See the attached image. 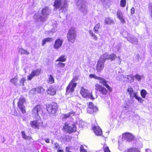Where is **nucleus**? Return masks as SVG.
Wrapping results in <instances>:
<instances>
[{
    "mask_svg": "<svg viewBox=\"0 0 152 152\" xmlns=\"http://www.w3.org/2000/svg\"><path fill=\"white\" fill-rule=\"evenodd\" d=\"M116 56L114 53L110 55L105 54L101 56L96 64V70L98 72H100L104 68V63L106 60L110 59L111 61L115 60Z\"/></svg>",
    "mask_w": 152,
    "mask_h": 152,
    "instance_id": "obj_1",
    "label": "nucleus"
},
{
    "mask_svg": "<svg viewBox=\"0 0 152 152\" xmlns=\"http://www.w3.org/2000/svg\"><path fill=\"white\" fill-rule=\"evenodd\" d=\"M53 6L56 9H59L60 12H65L68 8L66 0H54Z\"/></svg>",
    "mask_w": 152,
    "mask_h": 152,
    "instance_id": "obj_2",
    "label": "nucleus"
},
{
    "mask_svg": "<svg viewBox=\"0 0 152 152\" xmlns=\"http://www.w3.org/2000/svg\"><path fill=\"white\" fill-rule=\"evenodd\" d=\"M50 12V10L48 7H45L42 10L41 15H39L37 16V15H35L34 16V18L41 21H45L46 20L47 16L49 15Z\"/></svg>",
    "mask_w": 152,
    "mask_h": 152,
    "instance_id": "obj_3",
    "label": "nucleus"
},
{
    "mask_svg": "<svg viewBox=\"0 0 152 152\" xmlns=\"http://www.w3.org/2000/svg\"><path fill=\"white\" fill-rule=\"evenodd\" d=\"M76 36V32L75 28H71L67 34V38L68 42L72 43H74L75 40Z\"/></svg>",
    "mask_w": 152,
    "mask_h": 152,
    "instance_id": "obj_4",
    "label": "nucleus"
},
{
    "mask_svg": "<svg viewBox=\"0 0 152 152\" xmlns=\"http://www.w3.org/2000/svg\"><path fill=\"white\" fill-rule=\"evenodd\" d=\"M78 79L77 77H74L73 78L66 88V94H69L74 91V88L76 86V84L74 82L77 81Z\"/></svg>",
    "mask_w": 152,
    "mask_h": 152,
    "instance_id": "obj_5",
    "label": "nucleus"
},
{
    "mask_svg": "<svg viewBox=\"0 0 152 152\" xmlns=\"http://www.w3.org/2000/svg\"><path fill=\"white\" fill-rule=\"evenodd\" d=\"M58 104L56 103H52L48 105L47 107V110L50 113L55 114L58 110Z\"/></svg>",
    "mask_w": 152,
    "mask_h": 152,
    "instance_id": "obj_6",
    "label": "nucleus"
},
{
    "mask_svg": "<svg viewBox=\"0 0 152 152\" xmlns=\"http://www.w3.org/2000/svg\"><path fill=\"white\" fill-rule=\"evenodd\" d=\"M42 112V109L40 105H37L33 110L32 115L34 118L39 119L40 118L39 113Z\"/></svg>",
    "mask_w": 152,
    "mask_h": 152,
    "instance_id": "obj_7",
    "label": "nucleus"
},
{
    "mask_svg": "<svg viewBox=\"0 0 152 152\" xmlns=\"http://www.w3.org/2000/svg\"><path fill=\"white\" fill-rule=\"evenodd\" d=\"M64 129L69 133L75 132L76 131V127L74 124H68L66 123L64 126Z\"/></svg>",
    "mask_w": 152,
    "mask_h": 152,
    "instance_id": "obj_8",
    "label": "nucleus"
},
{
    "mask_svg": "<svg viewBox=\"0 0 152 152\" xmlns=\"http://www.w3.org/2000/svg\"><path fill=\"white\" fill-rule=\"evenodd\" d=\"M78 8L83 12L86 13L87 9L86 6V2L84 1H78L77 3Z\"/></svg>",
    "mask_w": 152,
    "mask_h": 152,
    "instance_id": "obj_9",
    "label": "nucleus"
},
{
    "mask_svg": "<svg viewBox=\"0 0 152 152\" xmlns=\"http://www.w3.org/2000/svg\"><path fill=\"white\" fill-rule=\"evenodd\" d=\"M25 102V99L22 97L20 98L18 104V106L20 110L23 113H26L25 106L24 105V103Z\"/></svg>",
    "mask_w": 152,
    "mask_h": 152,
    "instance_id": "obj_10",
    "label": "nucleus"
},
{
    "mask_svg": "<svg viewBox=\"0 0 152 152\" xmlns=\"http://www.w3.org/2000/svg\"><path fill=\"white\" fill-rule=\"evenodd\" d=\"M98 109L97 107L94 106L92 102H90L89 103L88 107L87 109V111L88 113H92L94 112H96Z\"/></svg>",
    "mask_w": 152,
    "mask_h": 152,
    "instance_id": "obj_11",
    "label": "nucleus"
},
{
    "mask_svg": "<svg viewBox=\"0 0 152 152\" xmlns=\"http://www.w3.org/2000/svg\"><path fill=\"white\" fill-rule=\"evenodd\" d=\"M40 72V70L39 69L32 71L30 74L28 76L27 80H31L34 77L39 75Z\"/></svg>",
    "mask_w": 152,
    "mask_h": 152,
    "instance_id": "obj_12",
    "label": "nucleus"
},
{
    "mask_svg": "<svg viewBox=\"0 0 152 152\" xmlns=\"http://www.w3.org/2000/svg\"><path fill=\"white\" fill-rule=\"evenodd\" d=\"M134 138L133 136L130 133H126L123 134V139L129 142L132 141Z\"/></svg>",
    "mask_w": 152,
    "mask_h": 152,
    "instance_id": "obj_13",
    "label": "nucleus"
},
{
    "mask_svg": "<svg viewBox=\"0 0 152 152\" xmlns=\"http://www.w3.org/2000/svg\"><path fill=\"white\" fill-rule=\"evenodd\" d=\"M80 94L83 97L87 98L88 96L91 99H93L92 95L91 94H89L87 90L85 89L84 88H82L80 91Z\"/></svg>",
    "mask_w": 152,
    "mask_h": 152,
    "instance_id": "obj_14",
    "label": "nucleus"
},
{
    "mask_svg": "<svg viewBox=\"0 0 152 152\" xmlns=\"http://www.w3.org/2000/svg\"><path fill=\"white\" fill-rule=\"evenodd\" d=\"M99 80V83L105 86L110 91H112V89L107 84V81L104 79L99 77L97 79Z\"/></svg>",
    "mask_w": 152,
    "mask_h": 152,
    "instance_id": "obj_15",
    "label": "nucleus"
},
{
    "mask_svg": "<svg viewBox=\"0 0 152 152\" xmlns=\"http://www.w3.org/2000/svg\"><path fill=\"white\" fill-rule=\"evenodd\" d=\"M95 89L99 91L102 94L104 95L107 93V90L104 87L97 84L95 85Z\"/></svg>",
    "mask_w": 152,
    "mask_h": 152,
    "instance_id": "obj_16",
    "label": "nucleus"
},
{
    "mask_svg": "<svg viewBox=\"0 0 152 152\" xmlns=\"http://www.w3.org/2000/svg\"><path fill=\"white\" fill-rule=\"evenodd\" d=\"M95 134L97 136H101L102 134V131L101 129L98 126H93L92 127Z\"/></svg>",
    "mask_w": 152,
    "mask_h": 152,
    "instance_id": "obj_17",
    "label": "nucleus"
},
{
    "mask_svg": "<svg viewBox=\"0 0 152 152\" xmlns=\"http://www.w3.org/2000/svg\"><path fill=\"white\" fill-rule=\"evenodd\" d=\"M127 91L130 95V98L131 99H133L134 97L136 96L137 94V92H134L133 88L131 87L128 88L127 90Z\"/></svg>",
    "mask_w": 152,
    "mask_h": 152,
    "instance_id": "obj_18",
    "label": "nucleus"
},
{
    "mask_svg": "<svg viewBox=\"0 0 152 152\" xmlns=\"http://www.w3.org/2000/svg\"><path fill=\"white\" fill-rule=\"evenodd\" d=\"M117 16L118 18L119 19L122 23H125L126 21L124 18L123 13L121 10H118L117 12Z\"/></svg>",
    "mask_w": 152,
    "mask_h": 152,
    "instance_id": "obj_19",
    "label": "nucleus"
},
{
    "mask_svg": "<svg viewBox=\"0 0 152 152\" xmlns=\"http://www.w3.org/2000/svg\"><path fill=\"white\" fill-rule=\"evenodd\" d=\"M63 41L60 39H57L55 41L54 45V48L56 49H59L61 46Z\"/></svg>",
    "mask_w": 152,
    "mask_h": 152,
    "instance_id": "obj_20",
    "label": "nucleus"
},
{
    "mask_svg": "<svg viewBox=\"0 0 152 152\" xmlns=\"http://www.w3.org/2000/svg\"><path fill=\"white\" fill-rule=\"evenodd\" d=\"M31 126L35 129H39V123L37 120H35L30 122Z\"/></svg>",
    "mask_w": 152,
    "mask_h": 152,
    "instance_id": "obj_21",
    "label": "nucleus"
},
{
    "mask_svg": "<svg viewBox=\"0 0 152 152\" xmlns=\"http://www.w3.org/2000/svg\"><path fill=\"white\" fill-rule=\"evenodd\" d=\"M75 113L73 111H71L66 114H63L62 115V117L63 119H65L68 118L70 116H72L74 115Z\"/></svg>",
    "mask_w": 152,
    "mask_h": 152,
    "instance_id": "obj_22",
    "label": "nucleus"
},
{
    "mask_svg": "<svg viewBox=\"0 0 152 152\" xmlns=\"http://www.w3.org/2000/svg\"><path fill=\"white\" fill-rule=\"evenodd\" d=\"M127 39L128 41L133 44H137V39L133 36L128 37Z\"/></svg>",
    "mask_w": 152,
    "mask_h": 152,
    "instance_id": "obj_23",
    "label": "nucleus"
},
{
    "mask_svg": "<svg viewBox=\"0 0 152 152\" xmlns=\"http://www.w3.org/2000/svg\"><path fill=\"white\" fill-rule=\"evenodd\" d=\"M56 90L53 87H50L48 90L47 92L48 94L53 96L55 94Z\"/></svg>",
    "mask_w": 152,
    "mask_h": 152,
    "instance_id": "obj_24",
    "label": "nucleus"
},
{
    "mask_svg": "<svg viewBox=\"0 0 152 152\" xmlns=\"http://www.w3.org/2000/svg\"><path fill=\"white\" fill-rule=\"evenodd\" d=\"M104 22L105 23L107 24H113L114 23V21L113 20L108 18H105Z\"/></svg>",
    "mask_w": 152,
    "mask_h": 152,
    "instance_id": "obj_25",
    "label": "nucleus"
},
{
    "mask_svg": "<svg viewBox=\"0 0 152 152\" xmlns=\"http://www.w3.org/2000/svg\"><path fill=\"white\" fill-rule=\"evenodd\" d=\"M18 51L21 54H25L26 55H28L29 54V52L22 48H19L18 50Z\"/></svg>",
    "mask_w": 152,
    "mask_h": 152,
    "instance_id": "obj_26",
    "label": "nucleus"
},
{
    "mask_svg": "<svg viewBox=\"0 0 152 152\" xmlns=\"http://www.w3.org/2000/svg\"><path fill=\"white\" fill-rule=\"evenodd\" d=\"M100 27L101 24L99 23H98L95 26L94 29L96 33H98V29L100 28Z\"/></svg>",
    "mask_w": 152,
    "mask_h": 152,
    "instance_id": "obj_27",
    "label": "nucleus"
},
{
    "mask_svg": "<svg viewBox=\"0 0 152 152\" xmlns=\"http://www.w3.org/2000/svg\"><path fill=\"white\" fill-rule=\"evenodd\" d=\"M66 60V58L64 55H61L56 61L64 62Z\"/></svg>",
    "mask_w": 152,
    "mask_h": 152,
    "instance_id": "obj_28",
    "label": "nucleus"
},
{
    "mask_svg": "<svg viewBox=\"0 0 152 152\" xmlns=\"http://www.w3.org/2000/svg\"><path fill=\"white\" fill-rule=\"evenodd\" d=\"M35 89L36 92L39 93H43L44 91V89L41 87H39Z\"/></svg>",
    "mask_w": 152,
    "mask_h": 152,
    "instance_id": "obj_29",
    "label": "nucleus"
},
{
    "mask_svg": "<svg viewBox=\"0 0 152 152\" xmlns=\"http://www.w3.org/2000/svg\"><path fill=\"white\" fill-rule=\"evenodd\" d=\"M124 152H140L139 150L136 148H132Z\"/></svg>",
    "mask_w": 152,
    "mask_h": 152,
    "instance_id": "obj_30",
    "label": "nucleus"
},
{
    "mask_svg": "<svg viewBox=\"0 0 152 152\" xmlns=\"http://www.w3.org/2000/svg\"><path fill=\"white\" fill-rule=\"evenodd\" d=\"M53 40L52 38H51L47 37L45 39L43 40L42 45V46H44L47 42H49L52 41Z\"/></svg>",
    "mask_w": 152,
    "mask_h": 152,
    "instance_id": "obj_31",
    "label": "nucleus"
},
{
    "mask_svg": "<svg viewBox=\"0 0 152 152\" xmlns=\"http://www.w3.org/2000/svg\"><path fill=\"white\" fill-rule=\"evenodd\" d=\"M22 135V137L26 140L30 139H31V137L29 136H27L25 134V132L24 131H22L21 132Z\"/></svg>",
    "mask_w": 152,
    "mask_h": 152,
    "instance_id": "obj_32",
    "label": "nucleus"
},
{
    "mask_svg": "<svg viewBox=\"0 0 152 152\" xmlns=\"http://www.w3.org/2000/svg\"><path fill=\"white\" fill-rule=\"evenodd\" d=\"M18 81V78L17 77H15L12 79L10 80V82L13 84L16 85L17 84Z\"/></svg>",
    "mask_w": 152,
    "mask_h": 152,
    "instance_id": "obj_33",
    "label": "nucleus"
},
{
    "mask_svg": "<svg viewBox=\"0 0 152 152\" xmlns=\"http://www.w3.org/2000/svg\"><path fill=\"white\" fill-rule=\"evenodd\" d=\"M134 77L135 79L139 82L141 81V79L143 77L142 76L138 74H137L136 75H135Z\"/></svg>",
    "mask_w": 152,
    "mask_h": 152,
    "instance_id": "obj_34",
    "label": "nucleus"
},
{
    "mask_svg": "<svg viewBox=\"0 0 152 152\" xmlns=\"http://www.w3.org/2000/svg\"><path fill=\"white\" fill-rule=\"evenodd\" d=\"M89 32L91 36L93 38V39L95 40H96L97 39V37L94 34L93 32L91 30H89Z\"/></svg>",
    "mask_w": 152,
    "mask_h": 152,
    "instance_id": "obj_35",
    "label": "nucleus"
},
{
    "mask_svg": "<svg viewBox=\"0 0 152 152\" xmlns=\"http://www.w3.org/2000/svg\"><path fill=\"white\" fill-rule=\"evenodd\" d=\"M48 80V81L49 83L52 84L54 82V79L52 75H50L49 77V79Z\"/></svg>",
    "mask_w": 152,
    "mask_h": 152,
    "instance_id": "obj_36",
    "label": "nucleus"
},
{
    "mask_svg": "<svg viewBox=\"0 0 152 152\" xmlns=\"http://www.w3.org/2000/svg\"><path fill=\"white\" fill-rule=\"evenodd\" d=\"M124 77L125 78H127V79L129 80L130 83L133 81L134 80H132V76L131 75H125Z\"/></svg>",
    "mask_w": 152,
    "mask_h": 152,
    "instance_id": "obj_37",
    "label": "nucleus"
},
{
    "mask_svg": "<svg viewBox=\"0 0 152 152\" xmlns=\"http://www.w3.org/2000/svg\"><path fill=\"white\" fill-rule=\"evenodd\" d=\"M147 94V92L145 90H142L141 91V95L143 98H145V97Z\"/></svg>",
    "mask_w": 152,
    "mask_h": 152,
    "instance_id": "obj_38",
    "label": "nucleus"
},
{
    "mask_svg": "<svg viewBox=\"0 0 152 152\" xmlns=\"http://www.w3.org/2000/svg\"><path fill=\"white\" fill-rule=\"evenodd\" d=\"M103 149L104 152H111L108 147L105 145H104L103 147Z\"/></svg>",
    "mask_w": 152,
    "mask_h": 152,
    "instance_id": "obj_39",
    "label": "nucleus"
},
{
    "mask_svg": "<svg viewBox=\"0 0 152 152\" xmlns=\"http://www.w3.org/2000/svg\"><path fill=\"white\" fill-rule=\"evenodd\" d=\"M126 4V0H121L120 2V5L121 6L123 7H124Z\"/></svg>",
    "mask_w": 152,
    "mask_h": 152,
    "instance_id": "obj_40",
    "label": "nucleus"
},
{
    "mask_svg": "<svg viewBox=\"0 0 152 152\" xmlns=\"http://www.w3.org/2000/svg\"><path fill=\"white\" fill-rule=\"evenodd\" d=\"M148 9L149 11L151 12V17H152V3H150L149 4L148 6Z\"/></svg>",
    "mask_w": 152,
    "mask_h": 152,
    "instance_id": "obj_41",
    "label": "nucleus"
},
{
    "mask_svg": "<svg viewBox=\"0 0 152 152\" xmlns=\"http://www.w3.org/2000/svg\"><path fill=\"white\" fill-rule=\"evenodd\" d=\"M54 148L55 149H58L61 148L59 145V144L57 143L54 144Z\"/></svg>",
    "mask_w": 152,
    "mask_h": 152,
    "instance_id": "obj_42",
    "label": "nucleus"
},
{
    "mask_svg": "<svg viewBox=\"0 0 152 152\" xmlns=\"http://www.w3.org/2000/svg\"><path fill=\"white\" fill-rule=\"evenodd\" d=\"M26 80V79L24 78H22L21 80H20V85L21 86H24V83Z\"/></svg>",
    "mask_w": 152,
    "mask_h": 152,
    "instance_id": "obj_43",
    "label": "nucleus"
},
{
    "mask_svg": "<svg viewBox=\"0 0 152 152\" xmlns=\"http://www.w3.org/2000/svg\"><path fill=\"white\" fill-rule=\"evenodd\" d=\"M80 152H88L87 151L85 150L83 145H81L80 148Z\"/></svg>",
    "mask_w": 152,
    "mask_h": 152,
    "instance_id": "obj_44",
    "label": "nucleus"
},
{
    "mask_svg": "<svg viewBox=\"0 0 152 152\" xmlns=\"http://www.w3.org/2000/svg\"><path fill=\"white\" fill-rule=\"evenodd\" d=\"M135 98L138 100L139 102L141 103H142L143 102V100L141 98L138 97L137 96V95Z\"/></svg>",
    "mask_w": 152,
    "mask_h": 152,
    "instance_id": "obj_45",
    "label": "nucleus"
},
{
    "mask_svg": "<svg viewBox=\"0 0 152 152\" xmlns=\"http://www.w3.org/2000/svg\"><path fill=\"white\" fill-rule=\"evenodd\" d=\"M89 77L91 78H94L96 79H97L99 77L97 76L94 74H90Z\"/></svg>",
    "mask_w": 152,
    "mask_h": 152,
    "instance_id": "obj_46",
    "label": "nucleus"
},
{
    "mask_svg": "<svg viewBox=\"0 0 152 152\" xmlns=\"http://www.w3.org/2000/svg\"><path fill=\"white\" fill-rule=\"evenodd\" d=\"M58 67L64 68L65 66V64L61 62H59L58 64Z\"/></svg>",
    "mask_w": 152,
    "mask_h": 152,
    "instance_id": "obj_47",
    "label": "nucleus"
},
{
    "mask_svg": "<svg viewBox=\"0 0 152 152\" xmlns=\"http://www.w3.org/2000/svg\"><path fill=\"white\" fill-rule=\"evenodd\" d=\"M36 91L35 88H33L29 92V94H35Z\"/></svg>",
    "mask_w": 152,
    "mask_h": 152,
    "instance_id": "obj_48",
    "label": "nucleus"
},
{
    "mask_svg": "<svg viewBox=\"0 0 152 152\" xmlns=\"http://www.w3.org/2000/svg\"><path fill=\"white\" fill-rule=\"evenodd\" d=\"M66 152H72L70 147H66Z\"/></svg>",
    "mask_w": 152,
    "mask_h": 152,
    "instance_id": "obj_49",
    "label": "nucleus"
},
{
    "mask_svg": "<svg viewBox=\"0 0 152 152\" xmlns=\"http://www.w3.org/2000/svg\"><path fill=\"white\" fill-rule=\"evenodd\" d=\"M135 12V10L134 7H132L131 8V14H133Z\"/></svg>",
    "mask_w": 152,
    "mask_h": 152,
    "instance_id": "obj_50",
    "label": "nucleus"
},
{
    "mask_svg": "<svg viewBox=\"0 0 152 152\" xmlns=\"http://www.w3.org/2000/svg\"><path fill=\"white\" fill-rule=\"evenodd\" d=\"M14 110L15 111V112L14 113L12 114V115H17V112L16 111V110Z\"/></svg>",
    "mask_w": 152,
    "mask_h": 152,
    "instance_id": "obj_51",
    "label": "nucleus"
},
{
    "mask_svg": "<svg viewBox=\"0 0 152 152\" xmlns=\"http://www.w3.org/2000/svg\"><path fill=\"white\" fill-rule=\"evenodd\" d=\"M45 142L47 143H49L50 142L49 139H45Z\"/></svg>",
    "mask_w": 152,
    "mask_h": 152,
    "instance_id": "obj_52",
    "label": "nucleus"
},
{
    "mask_svg": "<svg viewBox=\"0 0 152 152\" xmlns=\"http://www.w3.org/2000/svg\"><path fill=\"white\" fill-rule=\"evenodd\" d=\"M64 151L63 150H62L61 148L60 149H58L57 150V152H63Z\"/></svg>",
    "mask_w": 152,
    "mask_h": 152,
    "instance_id": "obj_53",
    "label": "nucleus"
},
{
    "mask_svg": "<svg viewBox=\"0 0 152 152\" xmlns=\"http://www.w3.org/2000/svg\"><path fill=\"white\" fill-rule=\"evenodd\" d=\"M146 152H151V150L149 149H147L146 150Z\"/></svg>",
    "mask_w": 152,
    "mask_h": 152,
    "instance_id": "obj_54",
    "label": "nucleus"
},
{
    "mask_svg": "<svg viewBox=\"0 0 152 152\" xmlns=\"http://www.w3.org/2000/svg\"><path fill=\"white\" fill-rule=\"evenodd\" d=\"M118 58H119V59L120 60V62L121 63V60L120 58V57H119Z\"/></svg>",
    "mask_w": 152,
    "mask_h": 152,
    "instance_id": "obj_55",
    "label": "nucleus"
}]
</instances>
